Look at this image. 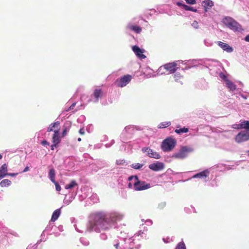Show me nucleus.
<instances>
[{
    "instance_id": "60",
    "label": "nucleus",
    "mask_w": 249,
    "mask_h": 249,
    "mask_svg": "<svg viewBox=\"0 0 249 249\" xmlns=\"http://www.w3.org/2000/svg\"><path fill=\"white\" fill-rule=\"evenodd\" d=\"M58 144L55 143V142H53V144L51 145V148L52 150L54 149V147H56Z\"/></svg>"
},
{
    "instance_id": "25",
    "label": "nucleus",
    "mask_w": 249,
    "mask_h": 249,
    "mask_svg": "<svg viewBox=\"0 0 249 249\" xmlns=\"http://www.w3.org/2000/svg\"><path fill=\"white\" fill-rule=\"evenodd\" d=\"M60 142L59 132L58 130H54L53 136V142L58 144Z\"/></svg>"
},
{
    "instance_id": "28",
    "label": "nucleus",
    "mask_w": 249,
    "mask_h": 249,
    "mask_svg": "<svg viewBox=\"0 0 249 249\" xmlns=\"http://www.w3.org/2000/svg\"><path fill=\"white\" fill-rule=\"evenodd\" d=\"M11 181L8 179H4L1 181L0 182V186L1 187H6L10 186Z\"/></svg>"
},
{
    "instance_id": "22",
    "label": "nucleus",
    "mask_w": 249,
    "mask_h": 249,
    "mask_svg": "<svg viewBox=\"0 0 249 249\" xmlns=\"http://www.w3.org/2000/svg\"><path fill=\"white\" fill-rule=\"evenodd\" d=\"M61 213V208L55 210L53 213L51 221L54 222L56 221L60 216Z\"/></svg>"
},
{
    "instance_id": "34",
    "label": "nucleus",
    "mask_w": 249,
    "mask_h": 249,
    "mask_svg": "<svg viewBox=\"0 0 249 249\" xmlns=\"http://www.w3.org/2000/svg\"><path fill=\"white\" fill-rule=\"evenodd\" d=\"M143 164L139 163H135L130 165V167L137 170H140L143 166Z\"/></svg>"
},
{
    "instance_id": "14",
    "label": "nucleus",
    "mask_w": 249,
    "mask_h": 249,
    "mask_svg": "<svg viewBox=\"0 0 249 249\" xmlns=\"http://www.w3.org/2000/svg\"><path fill=\"white\" fill-rule=\"evenodd\" d=\"M165 165L163 162L157 161L154 163L150 164L148 165V168L155 172H158L163 170L164 168Z\"/></svg>"
},
{
    "instance_id": "8",
    "label": "nucleus",
    "mask_w": 249,
    "mask_h": 249,
    "mask_svg": "<svg viewBox=\"0 0 249 249\" xmlns=\"http://www.w3.org/2000/svg\"><path fill=\"white\" fill-rule=\"evenodd\" d=\"M131 179L134 180L133 183V189L136 191H142L148 189L151 186L149 183H146L145 181H141L139 179L137 176H131Z\"/></svg>"
},
{
    "instance_id": "1",
    "label": "nucleus",
    "mask_w": 249,
    "mask_h": 249,
    "mask_svg": "<svg viewBox=\"0 0 249 249\" xmlns=\"http://www.w3.org/2000/svg\"><path fill=\"white\" fill-rule=\"evenodd\" d=\"M123 213L116 211L97 212L91 213L89 220L87 230L89 231L100 232L116 228L117 223L124 217Z\"/></svg>"
},
{
    "instance_id": "41",
    "label": "nucleus",
    "mask_w": 249,
    "mask_h": 249,
    "mask_svg": "<svg viewBox=\"0 0 249 249\" xmlns=\"http://www.w3.org/2000/svg\"><path fill=\"white\" fill-rule=\"evenodd\" d=\"M139 240H137L136 241H134L135 244L132 243L131 244V247H133L134 249H139L141 247V245L139 242Z\"/></svg>"
},
{
    "instance_id": "26",
    "label": "nucleus",
    "mask_w": 249,
    "mask_h": 249,
    "mask_svg": "<svg viewBox=\"0 0 249 249\" xmlns=\"http://www.w3.org/2000/svg\"><path fill=\"white\" fill-rule=\"evenodd\" d=\"M123 243L122 238L119 240H115L113 242V245L115 247V249H124L123 247L121 245V244Z\"/></svg>"
},
{
    "instance_id": "48",
    "label": "nucleus",
    "mask_w": 249,
    "mask_h": 249,
    "mask_svg": "<svg viewBox=\"0 0 249 249\" xmlns=\"http://www.w3.org/2000/svg\"><path fill=\"white\" fill-rule=\"evenodd\" d=\"M192 26L193 27V28L196 29H198L199 27L198 23L196 20L193 21V22L192 23Z\"/></svg>"
},
{
    "instance_id": "30",
    "label": "nucleus",
    "mask_w": 249,
    "mask_h": 249,
    "mask_svg": "<svg viewBox=\"0 0 249 249\" xmlns=\"http://www.w3.org/2000/svg\"><path fill=\"white\" fill-rule=\"evenodd\" d=\"M171 124V123L170 121L161 122L159 124L158 127V128H165L169 126Z\"/></svg>"
},
{
    "instance_id": "62",
    "label": "nucleus",
    "mask_w": 249,
    "mask_h": 249,
    "mask_svg": "<svg viewBox=\"0 0 249 249\" xmlns=\"http://www.w3.org/2000/svg\"><path fill=\"white\" fill-rule=\"evenodd\" d=\"M244 40L246 41L249 42V34L245 36Z\"/></svg>"
},
{
    "instance_id": "39",
    "label": "nucleus",
    "mask_w": 249,
    "mask_h": 249,
    "mask_svg": "<svg viewBox=\"0 0 249 249\" xmlns=\"http://www.w3.org/2000/svg\"><path fill=\"white\" fill-rule=\"evenodd\" d=\"M166 205V203L165 201H162L158 204L157 208L161 210L163 209L165 207Z\"/></svg>"
},
{
    "instance_id": "35",
    "label": "nucleus",
    "mask_w": 249,
    "mask_h": 249,
    "mask_svg": "<svg viewBox=\"0 0 249 249\" xmlns=\"http://www.w3.org/2000/svg\"><path fill=\"white\" fill-rule=\"evenodd\" d=\"M175 249H186V247L184 242L182 240L177 245Z\"/></svg>"
},
{
    "instance_id": "4",
    "label": "nucleus",
    "mask_w": 249,
    "mask_h": 249,
    "mask_svg": "<svg viewBox=\"0 0 249 249\" xmlns=\"http://www.w3.org/2000/svg\"><path fill=\"white\" fill-rule=\"evenodd\" d=\"M222 22L227 27L233 31L242 32L243 30L241 25L230 17H224L222 20Z\"/></svg>"
},
{
    "instance_id": "33",
    "label": "nucleus",
    "mask_w": 249,
    "mask_h": 249,
    "mask_svg": "<svg viewBox=\"0 0 249 249\" xmlns=\"http://www.w3.org/2000/svg\"><path fill=\"white\" fill-rule=\"evenodd\" d=\"M60 123L59 121L55 122L54 123H52L48 127L47 131L51 132L53 130V129L55 127V125H59Z\"/></svg>"
},
{
    "instance_id": "7",
    "label": "nucleus",
    "mask_w": 249,
    "mask_h": 249,
    "mask_svg": "<svg viewBox=\"0 0 249 249\" xmlns=\"http://www.w3.org/2000/svg\"><path fill=\"white\" fill-rule=\"evenodd\" d=\"M194 151V148L191 146H182L178 153L173 155V158L183 160L186 158L189 155Z\"/></svg>"
},
{
    "instance_id": "27",
    "label": "nucleus",
    "mask_w": 249,
    "mask_h": 249,
    "mask_svg": "<svg viewBox=\"0 0 249 249\" xmlns=\"http://www.w3.org/2000/svg\"><path fill=\"white\" fill-rule=\"evenodd\" d=\"M89 204H94L98 202L99 198L98 196L96 194H93L92 195L88 198Z\"/></svg>"
},
{
    "instance_id": "44",
    "label": "nucleus",
    "mask_w": 249,
    "mask_h": 249,
    "mask_svg": "<svg viewBox=\"0 0 249 249\" xmlns=\"http://www.w3.org/2000/svg\"><path fill=\"white\" fill-rule=\"evenodd\" d=\"M128 181H129L127 184V186L129 188H132L133 187V183L134 180L131 179L130 176L128 178Z\"/></svg>"
},
{
    "instance_id": "38",
    "label": "nucleus",
    "mask_w": 249,
    "mask_h": 249,
    "mask_svg": "<svg viewBox=\"0 0 249 249\" xmlns=\"http://www.w3.org/2000/svg\"><path fill=\"white\" fill-rule=\"evenodd\" d=\"M218 75H219V76L220 77V78L222 80H223L225 83H226L227 82V80H229L226 74H225L224 73H223L222 72V71L219 72V73L218 74Z\"/></svg>"
},
{
    "instance_id": "49",
    "label": "nucleus",
    "mask_w": 249,
    "mask_h": 249,
    "mask_svg": "<svg viewBox=\"0 0 249 249\" xmlns=\"http://www.w3.org/2000/svg\"><path fill=\"white\" fill-rule=\"evenodd\" d=\"M53 183L54 184V185L55 186L56 190L57 191H60L61 190V187L59 185V184H58V183L56 181Z\"/></svg>"
},
{
    "instance_id": "45",
    "label": "nucleus",
    "mask_w": 249,
    "mask_h": 249,
    "mask_svg": "<svg viewBox=\"0 0 249 249\" xmlns=\"http://www.w3.org/2000/svg\"><path fill=\"white\" fill-rule=\"evenodd\" d=\"M45 232H46V231H43L42 233L41 234V239H40V241H38V243L42 242V241L44 242L46 240V238H45Z\"/></svg>"
},
{
    "instance_id": "23",
    "label": "nucleus",
    "mask_w": 249,
    "mask_h": 249,
    "mask_svg": "<svg viewBox=\"0 0 249 249\" xmlns=\"http://www.w3.org/2000/svg\"><path fill=\"white\" fill-rule=\"evenodd\" d=\"M225 84L226 87L230 89V91H233L236 89V85L230 80H227V82L225 83Z\"/></svg>"
},
{
    "instance_id": "21",
    "label": "nucleus",
    "mask_w": 249,
    "mask_h": 249,
    "mask_svg": "<svg viewBox=\"0 0 249 249\" xmlns=\"http://www.w3.org/2000/svg\"><path fill=\"white\" fill-rule=\"evenodd\" d=\"M7 165L6 163L2 165L0 168V179L4 178L7 175Z\"/></svg>"
},
{
    "instance_id": "19",
    "label": "nucleus",
    "mask_w": 249,
    "mask_h": 249,
    "mask_svg": "<svg viewBox=\"0 0 249 249\" xmlns=\"http://www.w3.org/2000/svg\"><path fill=\"white\" fill-rule=\"evenodd\" d=\"M217 44L219 47L227 53H231L233 51V48L227 43L218 41Z\"/></svg>"
},
{
    "instance_id": "12",
    "label": "nucleus",
    "mask_w": 249,
    "mask_h": 249,
    "mask_svg": "<svg viewBox=\"0 0 249 249\" xmlns=\"http://www.w3.org/2000/svg\"><path fill=\"white\" fill-rule=\"evenodd\" d=\"M235 141L238 143L247 141L249 140V132L242 131L238 133L235 137Z\"/></svg>"
},
{
    "instance_id": "52",
    "label": "nucleus",
    "mask_w": 249,
    "mask_h": 249,
    "mask_svg": "<svg viewBox=\"0 0 249 249\" xmlns=\"http://www.w3.org/2000/svg\"><path fill=\"white\" fill-rule=\"evenodd\" d=\"M187 3L189 4H195L196 3V0H185Z\"/></svg>"
},
{
    "instance_id": "9",
    "label": "nucleus",
    "mask_w": 249,
    "mask_h": 249,
    "mask_svg": "<svg viewBox=\"0 0 249 249\" xmlns=\"http://www.w3.org/2000/svg\"><path fill=\"white\" fill-rule=\"evenodd\" d=\"M176 141L171 137L166 138L163 141L161 144V148L164 152H169L175 146Z\"/></svg>"
},
{
    "instance_id": "50",
    "label": "nucleus",
    "mask_w": 249,
    "mask_h": 249,
    "mask_svg": "<svg viewBox=\"0 0 249 249\" xmlns=\"http://www.w3.org/2000/svg\"><path fill=\"white\" fill-rule=\"evenodd\" d=\"M241 123L239 124H235L232 125V127L234 129H242V127L240 126Z\"/></svg>"
},
{
    "instance_id": "16",
    "label": "nucleus",
    "mask_w": 249,
    "mask_h": 249,
    "mask_svg": "<svg viewBox=\"0 0 249 249\" xmlns=\"http://www.w3.org/2000/svg\"><path fill=\"white\" fill-rule=\"evenodd\" d=\"M132 51L135 53L136 55L139 58L141 59H144L146 57V56L143 54V53L144 50L141 49L139 46L137 45H135L132 46Z\"/></svg>"
},
{
    "instance_id": "40",
    "label": "nucleus",
    "mask_w": 249,
    "mask_h": 249,
    "mask_svg": "<svg viewBox=\"0 0 249 249\" xmlns=\"http://www.w3.org/2000/svg\"><path fill=\"white\" fill-rule=\"evenodd\" d=\"M184 10L186 11H191L194 12H196L197 11V9L196 8L188 6L187 5H184Z\"/></svg>"
},
{
    "instance_id": "20",
    "label": "nucleus",
    "mask_w": 249,
    "mask_h": 249,
    "mask_svg": "<svg viewBox=\"0 0 249 249\" xmlns=\"http://www.w3.org/2000/svg\"><path fill=\"white\" fill-rule=\"evenodd\" d=\"M177 64L175 62L170 63L166 64L163 66L164 69H166L167 71H169L170 73H174L176 71V67Z\"/></svg>"
},
{
    "instance_id": "64",
    "label": "nucleus",
    "mask_w": 249,
    "mask_h": 249,
    "mask_svg": "<svg viewBox=\"0 0 249 249\" xmlns=\"http://www.w3.org/2000/svg\"><path fill=\"white\" fill-rule=\"evenodd\" d=\"M191 210H192V212L196 213V209L194 206H191Z\"/></svg>"
},
{
    "instance_id": "42",
    "label": "nucleus",
    "mask_w": 249,
    "mask_h": 249,
    "mask_svg": "<svg viewBox=\"0 0 249 249\" xmlns=\"http://www.w3.org/2000/svg\"><path fill=\"white\" fill-rule=\"evenodd\" d=\"M80 242L84 246H88L89 245V241L85 238H81L80 239Z\"/></svg>"
},
{
    "instance_id": "53",
    "label": "nucleus",
    "mask_w": 249,
    "mask_h": 249,
    "mask_svg": "<svg viewBox=\"0 0 249 249\" xmlns=\"http://www.w3.org/2000/svg\"><path fill=\"white\" fill-rule=\"evenodd\" d=\"M184 210V211L185 212V213H192V210H191V207H185Z\"/></svg>"
},
{
    "instance_id": "43",
    "label": "nucleus",
    "mask_w": 249,
    "mask_h": 249,
    "mask_svg": "<svg viewBox=\"0 0 249 249\" xmlns=\"http://www.w3.org/2000/svg\"><path fill=\"white\" fill-rule=\"evenodd\" d=\"M175 80L178 82L181 78V75L179 72H176L174 75Z\"/></svg>"
},
{
    "instance_id": "13",
    "label": "nucleus",
    "mask_w": 249,
    "mask_h": 249,
    "mask_svg": "<svg viewBox=\"0 0 249 249\" xmlns=\"http://www.w3.org/2000/svg\"><path fill=\"white\" fill-rule=\"evenodd\" d=\"M209 174L210 170L209 169H206L195 174L192 176V178H199L206 182L209 179Z\"/></svg>"
},
{
    "instance_id": "55",
    "label": "nucleus",
    "mask_w": 249,
    "mask_h": 249,
    "mask_svg": "<svg viewBox=\"0 0 249 249\" xmlns=\"http://www.w3.org/2000/svg\"><path fill=\"white\" fill-rule=\"evenodd\" d=\"M18 173H7V176H8L15 177H16L18 175Z\"/></svg>"
},
{
    "instance_id": "29",
    "label": "nucleus",
    "mask_w": 249,
    "mask_h": 249,
    "mask_svg": "<svg viewBox=\"0 0 249 249\" xmlns=\"http://www.w3.org/2000/svg\"><path fill=\"white\" fill-rule=\"evenodd\" d=\"M240 126L242 127V129H245V131L249 132V121L244 120L241 122Z\"/></svg>"
},
{
    "instance_id": "5",
    "label": "nucleus",
    "mask_w": 249,
    "mask_h": 249,
    "mask_svg": "<svg viewBox=\"0 0 249 249\" xmlns=\"http://www.w3.org/2000/svg\"><path fill=\"white\" fill-rule=\"evenodd\" d=\"M144 234V232L142 231H139V232L131 237L129 238H122L123 243L121 244V245L123 247L124 249H134L133 247H131V244L135 243L134 241L137 240H140V236L141 238L142 237V234Z\"/></svg>"
},
{
    "instance_id": "6",
    "label": "nucleus",
    "mask_w": 249,
    "mask_h": 249,
    "mask_svg": "<svg viewBox=\"0 0 249 249\" xmlns=\"http://www.w3.org/2000/svg\"><path fill=\"white\" fill-rule=\"evenodd\" d=\"M140 19L143 20V21L145 22H147V21L143 19L142 17L138 18L135 17L132 18L131 20L127 23L126 28L133 31L136 34L141 33L142 31V28L140 26L136 25L137 24H139V20Z\"/></svg>"
},
{
    "instance_id": "10",
    "label": "nucleus",
    "mask_w": 249,
    "mask_h": 249,
    "mask_svg": "<svg viewBox=\"0 0 249 249\" xmlns=\"http://www.w3.org/2000/svg\"><path fill=\"white\" fill-rule=\"evenodd\" d=\"M132 76L129 74H126L121 78L116 79L115 82V85L117 87L123 88L126 86L131 80Z\"/></svg>"
},
{
    "instance_id": "11",
    "label": "nucleus",
    "mask_w": 249,
    "mask_h": 249,
    "mask_svg": "<svg viewBox=\"0 0 249 249\" xmlns=\"http://www.w3.org/2000/svg\"><path fill=\"white\" fill-rule=\"evenodd\" d=\"M141 151L143 153H145L147 156L150 158L160 159L161 157L158 152L154 151L148 146L142 147Z\"/></svg>"
},
{
    "instance_id": "31",
    "label": "nucleus",
    "mask_w": 249,
    "mask_h": 249,
    "mask_svg": "<svg viewBox=\"0 0 249 249\" xmlns=\"http://www.w3.org/2000/svg\"><path fill=\"white\" fill-rule=\"evenodd\" d=\"M76 186H77L76 182L75 180H72L69 184L65 185V188L68 190L71 189Z\"/></svg>"
},
{
    "instance_id": "51",
    "label": "nucleus",
    "mask_w": 249,
    "mask_h": 249,
    "mask_svg": "<svg viewBox=\"0 0 249 249\" xmlns=\"http://www.w3.org/2000/svg\"><path fill=\"white\" fill-rule=\"evenodd\" d=\"M75 105H76V103H72L71 104V105L68 109H66L65 110L66 111H69L70 110H71L73 109L74 107L75 106Z\"/></svg>"
},
{
    "instance_id": "17",
    "label": "nucleus",
    "mask_w": 249,
    "mask_h": 249,
    "mask_svg": "<svg viewBox=\"0 0 249 249\" xmlns=\"http://www.w3.org/2000/svg\"><path fill=\"white\" fill-rule=\"evenodd\" d=\"M203 61H204V60H201V59L187 60V62H189V65H190V66L186 67L185 69L188 70L189 69L191 68V67H196V66H197V65H196L197 63H198V64L203 65Z\"/></svg>"
},
{
    "instance_id": "58",
    "label": "nucleus",
    "mask_w": 249,
    "mask_h": 249,
    "mask_svg": "<svg viewBox=\"0 0 249 249\" xmlns=\"http://www.w3.org/2000/svg\"><path fill=\"white\" fill-rule=\"evenodd\" d=\"M117 164H124L125 161L124 160H118L116 161Z\"/></svg>"
},
{
    "instance_id": "56",
    "label": "nucleus",
    "mask_w": 249,
    "mask_h": 249,
    "mask_svg": "<svg viewBox=\"0 0 249 249\" xmlns=\"http://www.w3.org/2000/svg\"><path fill=\"white\" fill-rule=\"evenodd\" d=\"M41 143L43 145V146H47V145H49V143L46 140H43L41 142Z\"/></svg>"
},
{
    "instance_id": "3",
    "label": "nucleus",
    "mask_w": 249,
    "mask_h": 249,
    "mask_svg": "<svg viewBox=\"0 0 249 249\" xmlns=\"http://www.w3.org/2000/svg\"><path fill=\"white\" fill-rule=\"evenodd\" d=\"M140 130L141 129L139 126L129 125L125 126L120 135L121 141L123 142H126L131 139L136 131Z\"/></svg>"
},
{
    "instance_id": "24",
    "label": "nucleus",
    "mask_w": 249,
    "mask_h": 249,
    "mask_svg": "<svg viewBox=\"0 0 249 249\" xmlns=\"http://www.w3.org/2000/svg\"><path fill=\"white\" fill-rule=\"evenodd\" d=\"M55 177V171L54 168H52L49 170L48 173V178L52 182H54Z\"/></svg>"
},
{
    "instance_id": "15",
    "label": "nucleus",
    "mask_w": 249,
    "mask_h": 249,
    "mask_svg": "<svg viewBox=\"0 0 249 249\" xmlns=\"http://www.w3.org/2000/svg\"><path fill=\"white\" fill-rule=\"evenodd\" d=\"M103 95V91L100 89H94L93 94L91 95L90 101L94 103L98 102L99 99L101 98Z\"/></svg>"
},
{
    "instance_id": "36",
    "label": "nucleus",
    "mask_w": 249,
    "mask_h": 249,
    "mask_svg": "<svg viewBox=\"0 0 249 249\" xmlns=\"http://www.w3.org/2000/svg\"><path fill=\"white\" fill-rule=\"evenodd\" d=\"M54 227V224L53 223L51 222H50L49 224L47 226V227H46V228L45 229V230H44V231H46L47 232H49L50 231H51L53 227Z\"/></svg>"
},
{
    "instance_id": "59",
    "label": "nucleus",
    "mask_w": 249,
    "mask_h": 249,
    "mask_svg": "<svg viewBox=\"0 0 249 249\" xmlns=\"http://www.w3.org/2000/svg\"><path fill=\"white\" fill-rule=\"evenodd\" d=\"M210 185H211V186H212V187H214V186H216L217 185V184H216V181H215V179H214V180H213V181L211 182V183H210Z\"/></svg>"
},
{
    "instance_id": "54",
    "label": "nucleus",
    "mask_w": 249,
    "mask_h": 249,
    "mask_svg": "<svg viewBox=\"0 0 249 249\" xmlns=\"http://www.w3.org/2000/svg\"><path fill=\"white\" fill-rule=\"evenodd\" d=\"M114 143V140H112L110 143H107L105 144V146L107 148H109L110 147L112 144H113Z\"/></svg>"
},
{
    "instance_id": "2",
    "label": "nucleus",
    "mask_w": 249,
    "mask_h": 249,
    "mask_svg": "<svg viewBox=\"0 0 249 249\" xmlns=\"http://www.w3.org/2000/svg\"><path fill=\"white\" fill-rule=\"evenodd\" d=\"M203 65L209 69L210 74L217 76L218 74L224 70L221 64L217 61L206 59L204 60Z\"/></svg>"
},
{
    "instance_id": "18",
    "label": "nucleus",
    "mask_w": 249,
    "mask_h": 249,
    "mask_svg": "<svg viewBox=\"0 0 249 249\" xmlns=\"http://www.w3.org/2000/svg\"><path fill=\"white\" fill-rule=\"evenodd\" d=\"M201 4L205 12H208L214 5V2L211 0H203Z\"/></svg>"
},
{
    "instance_id": "63",
    "label": "nucleus",
    "mask_w": 249,
    "mask_h": 249,
    "mask_svg": "<svg viewBox=\"0 0 249 249\" xmlns=\"http://www.w3.org/2000/svg\"><path fill=\"white\" fill-rule=\"evenodd\" d=\"M240 95L241 97L244 99H247L248 98V96L247 95H244L243 94L241 93Z\"/></svg>"
},
{
    "instance_id": "46",
    "label": "nucleus",
    "mask_w": 249,
    "mask_h": 249,
    "mask_svg": "<svg viewBox=\"0 0 249 249\" xmlns=\"http://www.w3.org/2000/svg\"><path fill=\"white\" fill-rule=\"evenodd\" d=\"M204 44L207 46H211L213 44L212 42L209 39L204 40Z\"/></svg>"
},
{
    "instance_id": "32",
    "label": "nucleus",
    "mask_w": 249,
    "mask_h": 249,
    "mask_svg": "<svg viewBox=\"0 0 249 249\" xmlns=\"http://www.w3.org/2000/svg\"><path fill=\"white\" fill-rule=\"evenodd\" d=\"M189 131V129L187 127H183L182 128H180L179 129H176L175 130V132L178 134L183 133H187Z\"/></svg>"
},
{
    "instance_id": "61",
    "label": "nucleus",
    "mask_w": 249,
    "mask_h": 249,
    "mask_svg": "<svg viewBox=\"0 0 249 249\" xmlns=\"http://www.w3.org/2000/svg\"><path fill=\"white\" fill-rule=\"evenodd\" d=\"M79 132L80 134H84L85 133V130L83 128H81L79 131Z\"/></svg>"
},
{
    "instance_id": "47",
    "label": "nucleus",
    "mask_w": 249,
    "mask_h": 249,
    "mask_svg": "<svg viewBox=\"0 0 249 249\" xmlns=\"http://www.w3.org/2000/svg\"><path fill=\"white\" fill-rule=\"evenodd\" d=\"M100 239L103 240H107V235L105 233H102L100 235Z\"/></svg>"
},
{
    "instance_id": "57",
    "label": "nucleus",
    "mask_w": 249,
    "mask_h": 249,
    "mask_svg": "<svg viewBox=\"0 0 249 249\" xmlns=\"http://www.w3.org/2000/svg\"><path fill=\"white\" fill-rule=\"evenodd\" d=\"M177 5L178 6H182L184 9V5H186V4L183 3L182 2L178 1L177 2Z\"/></svg>"
},
{
    "instance_id": "37",
    "label": "nucleus",
    "mask_w": 249,
    "mask_h": 249,
    "mask_svg": "<svg viewBox=\"0 0 249 249\" xmlns=\"http://www.w3.org/2000/svg\"><path fill=\"white\" fill-rule=\"evenodd\" d=\"M174 173V171L171 169H168L166 172L164 174H162L160 175L161 177H163L164 176H170L171 175ZM169 178L171 179L170 177H169Z\"/></svg>"
}]
</instances>
